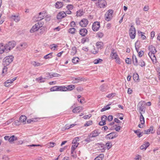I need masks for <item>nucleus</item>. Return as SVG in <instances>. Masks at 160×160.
Instances as JSON below:
<instances>
[{
  "mask_svg": "<svg viewBox=\"0 0 160 160\" xmlns=\"http://www.w3.org/2000/svg\"><path fill=\"white\" fill-rule=\"evenodd\" d=\"M16 42L14 41L9 42L5 45L3 43L0 44V53L2 54L4 52H8L14 47Z\"/></svg>",
  "mask_w": 160,
  "mask_h": 160,
  "instance_id": "1",
  "label": "nucleus"
},
{
  "mask_svg": "<svg viewBox=\"0 0 160 160\" xmlns=\"http://www.w3.org/2000/svg\"><path fill=\"white\" fill-rule=\"evenodd\" d=\"M14 57L12 55L6 56L3 59V65L4 66H8L11 63Z\"/></svg>",
  "mask_w": 160,
  "mask_h": 160,
  "instance_id": "2",
  "label": "nucleus"
},
{
  "mask_svg": "<svg viewBox=\"0 0 160 160\" xmlns=\"http://www.w3.org/2000/svg\"><path fill=\"white\" fill-rule=\"evenodd\" d=\"M113 11L112 9L108 10L105 15V19L107 21H110L113 17Z\"/></svg>",
  "mask_w": 160,
  "mask_h": 160,
  "instance_id": "3",
  "label": "nucleus"
},
{
  "mask_svg": "<svg viewBox=\"0 0 160 160\" xmlns=\"http://www.w3.org/2000/svg\"><path fill=\"white\" fill-rule=\"evenodd\" d=\"M43 23L40 22L36 23L35 25L33 26L31 29L30 30V32L31 33H33L36 31H37L40 28L42 27Z\"/></svg>",
  "mask_w": 160,
  "mask_h": 160,
  "instance_id": "4",
  "label": "nucleus"
},
{
  "mask_svg": "<svg viewBox=\"0 0 160 160\" xmlns=\"http://www.w3.org/2000/svg\"><path fill=\"white\" fill-rule=\"evenodd\" d=\"M129 34L131 39L135 38L136 35V30L133 25H131L129 29Z\"/></svg>",
  "mask_w": 160,
  "mask_h": 160,
  "instance_id": "5",
  "label": "nucleus"
},
{
  "mask_svg": "<svg viewBox=\"0 0 160 160\" xmlns=\"http://www.w3.org/2000/svg\"><path fill=\"white\" fill-rule=\"evenodd\" d=\"M96 4L100 8H104L107 5L106 2L105 0H98Z\"/></svg>",
  "mask_w": 160,
  "mask_h": 160,
  "instance_id": "6",
  "label": "nucleus"
},
{
  "mask_svg": "<svg viewBox=\"0 0 160 160\" xmlns=\"http://www.w3.org/2000/svg\"><path fill=\"white\" fill-rule=\"evenodd\" d=\"M118 136L117 133L115 132H113L107 135L106 136V138L107 139H112Z\"/></svg>",
  "mask_w": 160,
  "mask_h": 160,
  "instance_id": "7",
  "label": "nucleus"
},
{
  "mask_svg": "<svg viewBox=\"0 0 160 160\" xmlns=\"http://www.w3.org/2000/svg\"><path fill=\"white\" fill-rule=\"evenodd\" d=\"M100 26V23L99 22H95L92 24V28L93 31H97L99 30Z\"/></svg>",
  "mask_w": 160,
  "mask_h": 160,
  "instance_id": "8",
  "label": "nucleus"
},
{
  "mask_svg": "<svg viewBox=\"0 0 160 160\" xmlns=\"http://www.w3.org/2000/svg\"><path fill=\"white\" fill-rule=\"evenodd\" d=\"M47 16V13L43 11L40 12L39 13L38 16L37 18V21H40L46 17Z\"/></svg>",
  "mask_w": 160,
  "mask_h": 160,
  "instance_id": "9",
  "label": "nucleus"
},
{
  "mask_svg": "<svg viewBox=\"0 0 160 160\" xmlns=\"http://www.w3.org/2000/svg\"><path fill=\"white\" fill-rule=\"evenodd\" d=\"M144 101H141L139 102L138 105V107L139 110L140 112H145V108L144 107V105L145 104Z\"/></svg>",
  "mask_w": 160,
  "mask_h": 160,
  "instance_id": "10",
  "label": "nucleus"
},
{
  "mask_svg": "<svg viewBox=\"0 0 160 160\" xmlns=\"http://www.w3.org/2000/svg\"><path fill=\"white\" fill-rule=\"evenodd\" d=\"M100 134V132L98 130H95L89 134L88 136L89 138H92L98 136Z\"/></svg>",
  "mask_w": 160,
  "mask_h": 160,
  "instance_id": "11",
  "label": "nucleus"
},
{
  "mask_svg": "<svg viewBox=\"0 0 160 160\" xmlns=\"http://www.w3.org/2000/svg\"><path fill=\"white\" fill-rule=\"evenodd\" d=\"M75 87V85H68L67 87L62 86V91H71Z\"/></svg>",
  "mask_w": 160,
  "mask_h": 160,
  "instance_id": "12",
  "label": "nucleus"
},
{
  "mask_svg": "<svg viewBox=\"0 0 160 160\" xmlns=\"http://www.w3.org/2000/svg\"><path fill=\"white\" fill-rule=\"evenodd\" d=\"M88 21L86 19L83 18L79 22L80 25L82 27H86L88 24Z\"/></svg>",
  "mask_w": 160,
  "mask_h": 160,
  "instance_id": "13",
  "label": "nucleus"
},
{
  "mask_svg": "<svg viewBox=\"0 0 160 160\" xmlns=\"http://www.w3.org/2000/svg\"><path fill=\"white\" fill-rule=\"evenodd\" d=\"M66 16V14L64 12H61L58 13L57 18L58 19L61 20Z\"/></svg>",
  "mask_w": 160,
  "mask_h": 160,
  "instance_id": "14",
  "label": "nucleus"
},
{
  "mask_svg": "<svg viewBox=\"0 0 160 160\" xmlns=\"http://www.w3.org/2000/svg\"><path fill=\"white\" fill-rule=\"evenodd\" d=\"M144 133L145 134H149L150 133H153L155 132V130L153 129V126H151L149 129L144 130Z\"/></svg>",
  "mask_w": 160,
  "mask_h": 160,
  "instance_id": "15",
  "label": "nucleus"
},
{
  "mask_svg": "<svg viewBox=\"0 0 160 160\" xmlns=\"http://www.w3.org/2000/svg\"><path fill=\"white\" fill-rule=\"evenodd\" d=\"M50 90L51 91H62V86H55L50 88Z\"/></svg>",
  "mask_w": 160,
  "mask_h": 160,
  "instance_id": "16",
  "label": "nucleus"
},
{
  "mask_svg": "<svg viewBox=\"0 0 160 160\" xmlns=\"http://www.w3.org/2000/svg\"><path fill=\"white\" fill-rule=\"evenodd\" d=\"M117 53L115 52V50L112 48L111 50L110 57L112 59H115L118 57Z\"/></svg>",
  "mask_w": 160,
  "mask_h": 160,
  "instance_id": "17",
  "label": "nucleus"
},
{
  "mask_svg": "<svg viewBox=\"0 0 160 160\" xmlns=\"http://www.w3.org/2000/svg\"><path fill=\"white\" fill-rule=\"evenodd\" d=\"M83 80V78L80 77L77 78H72V83H77Z\"/></svg>",
  "mask_w": 160,
  "mask_h": 160,
  "instance_id": "18",
  "label": "nucleus"
},
{
  "mask_svg": "<svg viewBox=\"0 0 160 160\" xmlns=\"http://www.w3.org/2000/svg\"><path fill=\"white\" fill-rule=\"evenodd\" d=\"M28 46L26 42L21 43L18 47L19 50H21L22 49L26 48Z\"/></svg>",
  "mask_w": 160,
  "mask_h": 160,
  "instance_id": "19",
  "label": "nucleus"
},
{
  "mask_svg": "<svg viewBox=\"0 0 160 160\" xmlns=\"http://www.w3.org/2000/svg\"><path fill=\"white\" fill-rule=\"evenodd\" d=\"M98 148H99L98 150L102 152H104L105 150L104 145L102 143H98Z\"/></svg>",
  "mask_w": 160,
  "mask_h": 160,
  "instance_id": "20",
  "label": "nucleus"
},
{
  "mask_svg": "<svg viewBox=\"0 0 160 160\" xmlns=\"http://www.w3.org/2000/svg\"><path fill=\"white\" fill-rule=\"evenodd\" d=\"M150 145V144L148 142H145L141 146L140 148L141 150H145Z\"/></svg>",
  "mask_w": 160,
  "mask_h": 160,
  "instance_id": "21",
  "label": "nucleus"
},
{
  "mask_svg": "<svg viewBox=\"0 0 160 160\" xmlns=\"http://www.w3.org/2000/svg\"><path fill=\"white\" fill-rule=\"evenodd\" d=\"M148 48L149 51L148 53H156L157 52L155 47L152 45H151L149 46Z\"/></svg>",
  "mask_w": 160,
  "mask_h": 160,
  "instance_id": "22",
  "label": "nucleus"
},
{
  "mask_svg": "<svg viewBox=\"0 0 160 160\" xmlns=\"http://www.w3.org/2000/svg\"><path fill=\"white\" fill-rule=\"evenodd\" d=\"M88 32V31L86 28H83L80 30L79 33L81 36H86Z\"/></svg>",
  "mask_w": 160,
  "mask_h": 160,
  "instance_id": "23",
  "label": "nucleus"
},
{
  "mask_svg": "<svg viewBox=\"0 0 160 160\" xmlns=\"http://www.w3.org/2000/svg\"><path fill=\"white\" fill-rule=\"evenodd\" d=\"M155 53H148V54L152 62L154 63L156 62V59L155 54Z\"/></svg>",
  "mask_w": 160,
  "mask_h": 160,
  "instance_id": "24",
  "label": "nucleus"
},
{
  "mask_svg": "<svg viewBox=\"0 0 160 160\" xmlns=\"http://www.w3.org/2000/svg\"><path fill=\"white\" fill-rule=\"evenodd\" d=\"M12 21H13L16 22H18L20 20V18L18 16L12 15L11 17Z\"/></svg>",
  "mask_w": 160,
  "mask_h": 160,
  "instance_id": "25",
  "label": "nucleus"
},
{
  "mask_svg": "<svg viewBox=\"0 0 160 160\" xmlns=\"http://www.w3.org/2000/svg\"><path fill=\"white\" fill-rule=\"evenodd\" d=\"M26 117L25 115H22L19 118L20 122H22L23 124H25L26 123Z\"/></svg>",
  "mask_w": 160,
  "mask_h": 160,
  "instance_id": "26",
  "label": "nucleus"
},
{
  "mask_svg": "<svg viewBox=\"0 0 160 160\" xmlns=\"http://www.w3.org/2000/svg\"><path fill=\"white\" fill-rule=\"evenodd\" d=\"M46 79H48V78H43L42 77H40L37 78L36 80L39 82H44L45 81V80Z\"/></svg>",
  "mask_w": 160,
  "mask_h": 160,
  "instance_id": "27",
  "label": "nucleus"
},
{
  "mask_svg": "<svg viewBox=\"0 0 160 160\" xmlns=\"http://www.w3.org/2000/svg\"><path fill=\"white\" fill-rule=\"evenodd\" d=\"M63 6V3L61 2H58L56 3L55 4L56 8H62Z\"/></svg>",
  "mask_w": 160,
  "mask_h": 160,
  "instance_id": "28",
  "label": "nucleus"
},
{
  "mask_svg": "<svg viewBox=\"0 0 160 160\" xmlns=\"http://www.w3.org/2000/svg\"><path fill=\"white\" fill-rule=\"evenodd\" d=\"M18 139L17 137H15L14 135H12L10 137L9 142L11 143L15 141H16Z\"/></svg>",
  "mask_w": 160,
  "mask_h": 160,
  "instance_id": "29",
  "label": "nucleus"
},
{
  "mask_svg": "<svg viewBox=\"0 0 160 160\" xmlns=\"http://www.w3.org/2000/svg\"><path fill=\"white\" fill-rule=\"evenodd\" d=\"M104 157V154H101L97 157L94 160H102Z\"/></svg>",
  "mask_w": 160,
  "mask_h": 160,
  "instance_id": "30",
  "label": "nucleus"
},
{
  "mask_svg": "<svg viewBox=\"0 0 160 160\" xmlns=\"http://www.w3.org/2000/svg\"><path fill=\"white\" fill-rule=\"evenodd\" d=\"M82 108L81 107H78L74 108L72 110V112L73 113H78L80 112V109H82Z\"/></svg>",
  "mask_w": 160,
  "mask_h": 160,
  "instance_id": "31",
  "label": "nucleus"
},
{
  "mask_svg": "<svg viewBox=\"0 0 160 160\" xmlns=\"http://www.w3.org/2000/svg\"><path fill=\"white\" fill-rule=\"evenodd\" d=\"M132 59L134 65L137 66L138 65V60L135 55L132 56Z\"/></svg>",
  "mask_w": 160,
  "mask_h": 160,
  "instance_id": "32",
  "label": "nucleus"
},
{
  "mask_svg": "<svg viewBox=\"0 0 160 160\" xmlns=\"http://www.w3.org/2000/svg\"><path fill=\"white\" fill-rule=\"evenodd\" d=\"M7 66H4L2 70V74L3 76L7 73V70L8 69Z\"/></svg>",
  "mask_w": 160,
  "mask_h": 160,
  "instance_id": "33",
  "label": "nucleus"
},
{
  "mask_svg": "<svg viewBox=\"0 0 160 160\" xmlns=\"http://www.w3.org/2000/svg\"><path fill=\"white\" fill-rule=\"evenodd\" d=\"M140 122L141 123V124L142 125H143V124H144V123H145L144 118L143 117L141 112H140Z\"/></svg>",
  "mask_w": 160,
  "mask_h": 160,
  "instance_id": "34",
  "label": "nucleus"
},
{
  "mask_svg": "<svg viewBox=\"0 0 160 160\" xmlns=\"http://www.w3.org/2000/svg\"><path fill=\"white\" fill-rule=\"evenodd\" d=\"M140 130L138 129L136 130H134V132L136 134L139 138H140L142 136L143 132H140Z\"/></svg>",
  "mask_w": 160,
  "mask_h": 160,
  "instance_id": "35",
  "label": "nucleus"
},
{
  "mask_svg": "<svg viewBox=\"0 0 160 160\" xmlns=\"http://www.w3.org/2000/svg\"><path fill=\"white\" fill-rule=\"evenodd\" d=\"M79 141V138L78 137H77L74 138V139L72 141V143L76 145V144H77V145H78L79 144V143L78 142Z\"/></svg>",
  "mask_w": 160,
  "mask_h": 160,
  "instance_id": "36",
  "label": "nucleus"
},
{
  "mask_svg": "<svg viewBox=\"0 0 160 160\" xmlns=\"http://www.w3.org/2000/svg\"><path fill=\"white\" fill-rule=\"evenodd\" d=\"M140 42L137 41L135 43V49L138 52H139V49L140 48L139 46Z\"/></svg>",
  "mask_w": 160,
  "mask_h": 160,
  "instance_id": "37",
  "label": "nucleus"
},
{
  "mask_svg": "<svg viewBox=\"0 0 160 160\" xmlns=\"http://www.w3.org/2000/svg\"><path fill=\"white\" fill-rule=\"evenodd\" d=\"M138 65L141 67H143L145 66L146 63L143 60L141 59L139 61Z\"/></svg>",
  "mask_w": 160,
  "mask_h": 160,
  "instance_id": "38",
  "label": "nucleus"
},
{
  "mask_svg": "<svg viewBox=\"0 0 160 160\" xmlns=\"http://www.w3.org/2000/svg\"><path fill=\"white\" fill-rule=\"evenodd\" d=\"M31 63L34 67L39 66L42 65V64L41 63H39L35 61L32 62Z\"/></svg>",
  "mask_w": 160,
  "mask_h": 160,
  "instance_id": "39",
  "label": "nucleus"
},
{
  "mask_svg": "<svg viewBox=\"0 0 160 160\" xmlns=\"http://www.w3.org/2000/svg\"><path fill=\"white\" fill-rule=\"evenodd\" d=\"M52 53H50L45 56L44 57V58L45 59H47L48 58H51L52 57Z\"/></svg>",
  "mask_w": 160,
  "mask_h": 160,
  "instance_id": "40",
  "label": "nucleus"
},
{
  "mask_svg": "<svg viewBox=\"0 0 160 160\" xmlns=\"http://www.w3.org/2000/svg\"><path fill=\"white\" fill-rule=\"evenodd\" d=\"M83 11L82 10H80L77 11V15L78 17H80L82 16L83 14Z\"/></svg>",
  "mask_w": 160,
  "mask_h": 160,
  "instance_id": "41",
  "label": "nucleus"
},
{
  "mask_svg": "<svg viewBox=\"0 0 160 160\" xmlns=\"http://www.w3.org/2000/svg\"><path fill=\"white\" fill-rule=\"evenodd\" d=\"M111 105V104H109L108 105H107L105 107H104L102 108L101 110V112H103L106 110H108L109 109H110V107L109 106V105Z\"/></svg>",
  "mask_w": 160,
  "mask_h": 160,
  "instance_id": "42",
  "label": "nucleus"
},
{
  "mask_svg": "<svg viewBox=\"0 0 160 160\" xmlns=\"http://www.w3.org/2000/svg\"><path fill=\"white\" fill-rule=\"evenodd\" d=\"M12 81L11 80H8L4 83V86L6 87H8L9 86V83H12Z\"/></svg>",
  "mask_w": 160,
  "mask_h": 160,
  "instance_id": "43",
  "label": "nucleus"
},
{
  "mask_svg": "<svg viewBox=\"0 0 160 160\" xmlns=\"http://www.w3.org/2000/svg\"><path fill=\"white\" fill-rule=\"evenodd\" d=\"M133 78L134 81H137L139 79V76L137 73H134L133 74Z\"/></svg>",
  "mask_w": 160,
  "mask_h": 160,
  "instance_id": "44",
  "label": "nucleus"
},
{
  "mask_svg": "<svg viewBox=\"0 0 160 160\" xmlns=\"http://www.w3.org/2000/svg\"><path fill=\"white\" fill-rule=\"evenodd\" d=\"M58 47V45L55 44H52L50 45V48L53 50H56V49Z\"/></svg>",
  "mask_w": 160,
  "mask_h": 160,
  "instance_id": "45",
  "label": "nucleus"
},
{
  "mask_svg": "<svg viewBox=\"0 0 160 160\" xmlns=\"http://www.w3.org/2000/svg\"><path fill=\"white\" fill-rule=\"evenodd\" d=\"M78 145H77V144H76V145H72L71 148V153L72 154L74 151L75 149L77 148V147H78Z\"/></svg>",
  "mask_w": 160,
  "mask_h": 160,
  "instance_id": "46",
  "label": "nucleus"
},
{
  "mask_svg": "<svg viewBox=\"0 0 160 160\" xmlns=\"http://www.w3.org/2000/svg\"><path fill=\"white\" fill-rule=\"evenodd\" d=\"M102 61V60L98 58V59H96L94 60L93 62L95 64H97L101 62Z\"/></svg>",
  "mask_w": 160,
  "mask_h": 160,
  "instance_id": "47",
  "label": "nucleus"
},
{
  "mask_svg": "<svg viewBox=\"0 0 160 160\" xmlns=\"http://www.w3.org/2000/svg\"><path fill=\"white\" fill-rule=\"evenodd\" d=\"M79 59L77 57H75L73 58L72 60V62L75 64L76 63L78 62Z\"/></svg>",
  "mask_w": 160,
  "mask_h": 160,
  "instance_id": "48",
  "label": "nucleus"
},
{
  "mask_svg": "<svg viewBox=\"0 0 160 160\" xmlns=\"http://www.w3.org/2000/svg\"><path fill=\"white\" fill-rule=\"evenodd\" d=\"M102 43L101 42H97L96 43V45L98 48L101 49L102 47Z\"/></svg>",
  "mask_w": 160,
  "mask_h": 160,
  "instance_id": "49",
  "label": "nucleus"
},
{
  "mask_svg": "<svg viewBox=\"0 0 160 160\" xmlns=\"http://www.w3.org/2000/svg\"><path fill=\"white\" fill-rule=\"evenodd\" d=\"M13 118H11L7 122H6L4 124H5L4 126H6L9 124L10 123H11L12 122H13Z\"/></svg>",
  "mask_w": 160,
  "mask_h": 160,
  "instance_id": "50",
  "label": "nucleus"
},
{
  "mask_svg": "<svg viewBox=\"0 0 160 160\" xmlns=\"http://www.w3.org/2000/svg\"><path fill=\"white\" fill-rule=\"evenodd\" d=\"M76 31V29L74 28H70L68 30V32L71 33L73 34L75 33Z\"/></svg>",
  "mask_w": 160,
  "mask_h": 160,
  "instance_id": "51",
  "label": "nucleus"
},
{
  "mask_svg": "<svg viewBox=\"0 0 160 160\" xmlns=\"http://www.w3.org/2000/svg\"><path fill=\"white\" fill-rule=\"evenodd\" d=\"M142 157L139 155H137L134 158V160H141Z\"/></svg>",
  "mask_w": 160,
  "mask_h": 160,
  "instance_id": "52",
  "label": "nucleus"
},
{
  "mask_svg": "<svg viewBox=\"0 0 160 160\" xmlns=\"http://www.w3.org/2000/svg\"><path fill=\"white\" fill-rule=\"evenodd\" d=\"M66 8L67 9L71 10L73 9V7L72 5L69 4L67 5Z\"/></svg>",
  "mask_w": 160,
  "mask_h": 160,
  "instance_id": "53",
  "label": "nucleus"
},
{
  "mask_svg": "<svg viewBox=\"0 0 160 160\" xmlns=\"http://www.w3.org/2000/svg\"><path fill=\"white\" fill-rule=\"evenodd\" d=\"M115 59L116 60L115 62L119 64H121V62L120 61V59L118 56L116 58H115Z\"/></svg>",
  "mask_w": 160,
  "mask_h": 160,
  "instance_id": "54",
  "label": "nucleus"
},
{
  "mask_svg": "<svg viewBox=\"0 0 160 160\" xmlns=\"http://www.w3.org/2000/svg\"><path fill=\"white\" fill-rule=\"evenodd\" d=\"M92 121H89L87 122L84 124V126L85 127L88 126L92 125Z\"/></svg>",
  "mask_w": 160,
  "mask_h": 160,
  "instance_id": "55",
  "label": "nucleus"
},
{
  "mask_svg": "<svg viewBox=\"0 0 160 160\" xmlns=\"http://www.w3.org/2000/svg\"><path fill=\"white\" fill-rule=\"evenodd\" d=\"M107 117L105 115H103L101 117L102 121H103L104 122H106V120H107Z\"/></svg>",
  "mask_w": 160,
  "mask_h": 160,
  "instance_id": "56",
  "label": "nucleus"
},
{
  "mask_svg": "<svg viewBox=\"0 0 160 160\" xmlns=\"http://www.w3.org/2000/svg\"><path fill=\"white\" fill-rule=\"evenodd\" d=\"M88 41V39L86 38H83L81 40V42L83 44Z\"/></svg>",
  "mask_w": 160,
  "mask_h": 160,
  "instance_id": "57",
  "label": "nucleus"
},
{
  "mask_svg": "<svg viewBox=\"0 0 160 160\" xmlns=\"http://www.w3.org/2000/svg\"><path fill=\"white\" fill-rule=\"evenodd\" d=\"M115 95V93H111L108 94L106 97L108 98H112V97L114 96Z\"/></svg>",
  "mask_w": 160,
  "mask_h": 160,
  "instance_id": "58",
  "label": "nucleus"
},
{
  "mask_svg": "<svg viewBox=\"0 0 160 160\" xmlns=\"http://www.w3.org/2000/svg\"><path fill=\"white\" fill-rule=\"evenodd\" d=\"M92 116L91 114H89L87 115H85L83 117V118L85 119L89 118Z\"/></svg>",
  "mask_w": 160,
  "mask_h": 160,
  "instance_id": "59",
  "label": "nucleus"
},
{
  "mask_svg": "<svg viewBox=\"0 0 160 160\" xmlns=\"http://www.w3.org/2000/svg\"><path fill=\"white\" fill-rule=\"evenodd\" d=\"M13 123L14 125H19L20 124V121H19L18 120H17L15 121Z\"/></svg>",
  "mask_w": 160,
  "mask_h": 160,
  "instance_id": "60",
  "label": "nucleus"
},
{
  "mask_svg": "<svg viewBox=\"0 0 160 160\" xmlns=\"http://www.w3.org/2000/svg\"><path fill=\"white\" fill-rule=\"evenodd\" d=\"M105 85L104 84H102L101 85L99 88V89L102 92L104 91V89L105 88Z\"/></svg>",
  "mask_w": 160,
  "mask_h": 160,
  "instance_id": "61",
  "label": "nucleus"
},
{
  "mask_svg": "<svg viewBox=\"0 0 160 160\" xmlns=\"http://www.w3.org/2000/svg\"><path fill=\"white\" fill-rule=\"evenodd\" d=\"M125 62L126 63L128 64H130L131 63V59H130L129 58H127V59L125 60Z\"/></svg>",
  "mask_w": 160,
  "mask_h": 160,
  "instance_id": "62",
  "label": "nucleus"
},
{
  "mask_svg": "<svg viewBox=\"0 0 160 160\" xmlns=\"http://www.w3.org/2000/svg\"><path fill=\"white\" fill-rule=\"evenodd\" d=\"M138 33L139 34H141V38L143 39H145L146 38V37L142 34V32L141 31H138Z\"/></svg>",
  "mask_w": 160,
  "mask_h": 160,
  "instance_id": "63",
  "label": "nucleus"
},
{
  "mask_svg": "<svg viewBox=\"0 0 160 160\" xmlns=\"http://www.w3.org/2000/svg\"><path fill=\"white\" fill-rule=\"evenodd\" d=\"M138 56L139 57H142L144 53V52L142 51H140V52H138Z\"/></svg>",
  "mask_w": 160,
  "mask_h": 160,
  "instance_id": "64",
  "label": "nucleus"
}]
</instances>
